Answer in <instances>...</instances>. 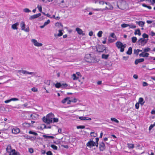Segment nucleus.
I'll return each mask as SVG.
<instances>
[{
	"label": "nucleus",
	"instance_id": "nucleus-1",
	"mask_svg": "<svg viewBox=\"0 0 155 155\" xmlns=\"http://www.w3.org/2000/svg\"><path fill=\"white\" fill-rule=\"evenodd\" d=\"M54 117L53 114L50 113L47 115L46 117H43V120L47 124L52 123L53 122L52 119Z\"/></svg>",
	"mask_w": 155,
	"mask_h": 155
},
{
	"label": "nucleus",
	"instance_id": "nucleus-2",
	"mask_svg": "<svg viewBox=\"0 0 155 155\" xmlns=\"http://www.w3.org/2000/svg\"><path fill=\"white\" fill-rule=\"evenodd\" d=\"M117 6L120 9L123 10L126 8L127 4L124 1H119L117 2Z\"/></svg>",
	"mask_w": 155,
	"mask_h": 155
},
{
	"label": "nucleus",
	"instance_id": "nucleus-3",
	"mask_svg": "<svg viewBox=\"0 0 155 155\" xmlns=\"http://www.w3.org/2000/svg\"><path fill=\"white\" fill-rule=\"evenodd\" d=\"M116 45L117 48L120 49L121 52H123L124 51V48L126 47V44H123L120 41H117L116 43Z\"/></svg>",
	"mask_w": 155,
	"mask_h": 155
},
{
	"label": "nucleus",
	"instance_id": "nucleus-4",
	"mask_svg": "<svg viewBox=\"0 0 155 155\" xmlns=\"http://www.w3.org/2000/svg\"><path fill=\"white\" fill-rule=\"evenodd\" d=\"M20 26L22 30L26 32H28L30 30L29 27H28L25 28V25L24 21H22L21 22Z\"/></svg>",
	"mask_w": 155,
	"mask_h": 155
},
{
	"label": "nucleus",
	"instance_id": "nucleus-5",
	"mask_svg": "<svg viewBox=\"0 0 155 155\" xmlns=\"http://www.w3.org/2000/svg\"><path fill=\"white\" fill-rule=\"evenodd\" d=\"M148 39L140 38L138 41V44L142 46H144L147 42Z\"/></svg>",
	"mask_w": 155,
	"mask_h": 155
},
{
	"label": "nucleus",
	"instance_id": "nucleus-6",
	"mask_svg": "<svg viewBox=\"0 0 155 155\" xmlns=\"http://www.w3.org/2000/svg\"><path fill=\"white\" fill-rule=\"evenodd\" d=\"M31 42L36 47H41L43 45L42 43L38 42L35 39H32L31 40Z\"/></svg>",
	"mask_w": 155,
	"mask_h": 155
},
{
	"label": "nucleus",
	"instance_id": "nucleus-7",
	"mask_svg": "<svg viewBox=\"0 0 155 155\" xmlns=\"http://www.w3.org/2000/svg\"><path fill=\"white\" fill-rule=\"evenodd\" d=\"M71 99L69 97H67L65 98L61 101L63 104L66 103L67 104H70L71 103Z\"/></svg>",
	"mask_w": 155,
	"mask_h": 155
},
{
	"label": "nucleus",
	"instance_id": "nucleus-8",
	"mask_svg": "<svg viewBox=\"0 0 155 155\" xmlns=\"http://www.w3.org/2000/svg\"><path fill=\"white\" fill-rule=\"evenodd\" d=\"M95 142H94L93 141L90 140L89 141L88 143H87L86 145L87 147H89L90 148H91L93 146H94L95 145Z\"/></svg>",
	"mask_w": 155,
	"mask_h": 155
},
{
	"label": "nucleus",
	"instance_id": "nucleus-9",
	"mask_svg": "<svg viewBox=\"0 0 155 155\" xmlns=\"http://www.w3.org/2000/svg\"><path fill=\"white\" fill-rule=\"evenodd\" d=\"M41 13H38V14H35L29 17V19L30 20H32L37 18L41 16Z\"/></svg>",
	"mask_w": 155,
	"mask_h": 155
},
{
	"label": "nucleus",
	"instance_id": "nucleus-10",
	"mask_svg": "<svg viewBox=\"0 0 155 155\" xmlns=\"http://www.w3.org/2000/svg\"><path fill=\"white\" fill-rule=\"evenodd\" d=\"M99 146V148L100 151H103L105 149V145L103 142L101 143Z\"/></svg>",
	"mask_w": 155,
	"mask_h": 155
},
{
	"label": "nucleus",
	"instance_id": "nucleus-11",
	"mask_svg": "<svg viewBox=\"0 0 155 155\" xmlns=\"http://www.w3.org/2000/svg\"><path fill=\"white\" fill-rule=\"evenodd\" d=\"M22 74H31V75H35V73L34 72H29L28 71H27L25 70H22Z\"/></svg>",
	"mask_w": 155,
	"mask_h": 155
},
{
	"label": "nucleus",
	"instance_id": "nucleus-12",
	"mask_svg": "<svg viewBox=\"0 0 155 155\" xmlns=\"http://www.w3.org/2000/svg\"><path fill=\"white\" fill-rule=\"evenodd\" d=\"M76 31H77L79 35H84L85 34L84 33L83 31L80 28H77L76 29Z\"/></svg>",
	"mask_w": 155,
	"mask_h": 155
},
{
	"label": "nucleus",
	"instance_id": "nucleus-13",
	"mask_svg": "<svg viewBox=\"0 0 155 155\" xmlns=\"http://www.w3.org/2000/svg\"><path fill=\"white\" fill-rule=\"evenodd\" d=\"M149 55V53H147L145 52L144 51L142 52V53H141V54H139V56L140 57H148V56Z\"/></svg>",
	"mask_w": 155,
	"mask_h": 155
},
{
	"label": "nucleus",
	"instance_id": "nucleus-14",
	"mask_svg": "<svg viewBox=\"0 0 155 155\" xmlns=\"http://www.w3.org/2000/svg\"><path fill=\"white\" fill-rule=\"evenodd\" d=\"M0 110L2 112L8 111V107H0Z\"/></svg>",
	"mask_w": 155,
	"mask_h": 155
},
{
	"label": "nucleus",
	"instance_id": "nucleus-15",
	"mask_svg": "<svg viewBox=\"0 0 155 155\" xmlns=\"http://www.w3.org/2000/svg\"><path fill=\"white\" fill-rule=\"evenodd\" d=\"M79 118L81 120H91V118L85 117H79Z\"/></svg>",
	"mask_w": 155,
	"mask_h": 155
},
{
	"label": "nucleus",
	"instance_id": "nucleus-16",
	"mask_svg": "<svg viewBox=\"0 0 155 155\" xmlns=\"http://www.w3.org/2000/svg\"><path fill=\"white\" fill-rule=\"evenodd\" d=\"M136 23L138 24L140 26L143 27L144 26L145 24V22L142 21H136Z\"/></svg>",
	"mask_w": 155,
	"mask_h": 155
},
{
	"label": "nucleus",
	"instance_id": "nucleus-17",
	"mask_svg": "<svg viewBox=\"0 0 155 155\" xmlns=\"http://www.w3.org/2000/svg\"><path fill=\"white\" fill-rule=\"evenodd\" d=\"M138 103L141 105V106H142L143 105L144 103L143 99L142 97H140L138 100Z\"/></svg>",
	"mask_w": 155,
	"mask_h": 155
},
{
	"label": "nucleus",
	"instance_id": "nucleus-18",
	"mask_svg": "<svg viewBox=\"0 0 155 155\" xmlns=\"http://www.w3.org/2000/svg\"><path fill=\"white\" fill-rule=\"evenodd\" d=\"M12 132L13 134H17L19 133L20 130L18 128H15L12 130Z\"/></svg>",
	"mask_w": 155,
	"mask_h": 155
},
{
	"label": "nucleus",
	"instance_id": "nucleus-19",
	"mask_svg": "<svg viewBox=\"0 0 155 155\" xmlns=\"http://www.w3.org/2000/svg\"><path fill=\"white\" fill-rule=\"evenodd\" d=\"M19 25V23L18 22H16L15 23L13 24L12 26V28L14 30L17 29V26Z\"/></svg>",
	"mask_w": 155,
	"mask_h": 155
},
{
	"label": "nucleus",
	"instance_id": "nucleus-20",
	"mask_svg": "<svg viewBox=\"0 0 155 155\" xmlns=\"http://www.w3.org/2000/svg\"><path fill=\"white\" fill-rule=\"evenodd\" d=\"M6 149L8 152L9 153H11L12 150H11V145H8Z\"/></svg>",
	"mask_w": 155,
	"mask_h": 155
},
{
	"label": "nucleus",
	"instance_id": "nucleus-21",
	"mask_svg": "<svg viewBox=\"0 0 155 155\" xmlns=\"http://www.w3.org/2000/svg\"><path fill=\"white\" fill-rule=\"evenodd\" d=\"M105 3L108 6L109 10H112L113 9V6L109 3L105 2Z\"/></svg>",
	"mask_w": 155,
	"mask_h": 155
},
{
	"label": "nucleus",
	"instance_id": "nucleus-22",
	"mask_svg": "<svg viewBox=\"0 0 155 155\" xmlns=\"http://www.w3.org/2000/svg\"><path fill=\"white\" fill-rule=\"evenodd\" d=\"M135 35H138L139 36L141 35L140 30L139 29H137L135 30L134 32Z\"/></svg>",
	"mask_w": 155,
	"mask_h": 155
},
{
	"label": "nucleus",
	"instance_id": "nucleus-23",
	"mask_svg": "<svg viewBox=\"0 0 155 155\" xmlns=\"http://www.w3.org/2000/svg\"><path fill=\"white\" fill-rule=\"evenodd\" d=\"M63 31V30H59L58 31V33L57 35V36L58 37H60L63 35V33L62 31Z\"/></svg>",
	"mask_w": 155,
	"mask_h": 155
},
{
	"label": "nucleus",
	"instance_id": "nucleus-24",
	"mask_svg": "<svg viewBox=\"0 0 155 155\" xmlns=\"http://www.w3.org/2000/svg\"><path fill=\"white\" fill-rule=\"evenodd\" d=\"M132 52V48L130 47L129 48L127 52V54L129 55H130Z\"/></svg>",
	"mask_w": 155,
	"mask_h": 155
},
{
	"label": "nucleus",
	"instance_id": "nucleus-25",
	"mask_svg": "<svg viewBox=\"0 0 155 155\" xmlns=\"http://www.w3.org/2000/svg\"><path fill=\"white\" fill-rule=\"evenodd\" d=\"M55 25L56 26L58 27L61 28H62L63 27V25L62 24L58 22L56 23L55 24Z\"/></svg>",
	"mask_w": 155,
	"mask_h": 155
},
{
	"label": "nucleus",
	"instance_id": "nucleus-26",
	"mask_svg": "<svg viewBox=\"0 0 155 155\" xmlns=\"http://www.w3.org/2000/svg\"><path fill=\"white\" fill-rule=\"evenodd\" d=\"M72 78L74 80H77L79 78L75 74H73L72 75Z\"/></svg>",
	"mask_w": 155,
	"mask_h": 155
},
{
	"label": "nucleus",
	"instance_id": "nucleus-27",
	"mask_svg": "<svg viewBox=\"0 0 155 155\" xmlns=\"http://www.w3.org/2000/svg\"><path fill=\"white\" fill-rule=\"evenodd\" d=\"M19 153L16 152L15 149L12 150L11 152V155H18Z\"/></svg>",
	"mask_w": 155,
	"mask_h": 155
},
{
	"label": "nucleus",
	"instance_id": "nucleus-28",
	"mask_svg": "<svg viewBox=\"0 0 155 155\" xmlns=\"http://www.w3.org/2000/svg\"><path fill=\"white\" fill-rule=\"evenodd\" d=\"M42 136L46 138H51V139H54V137L53 136H47L45 135H44Z\"/></svg>",
	"mask_w": 155,
	"mask_h": 155
},
{
	"label": "nucleus",
	"instance_id": "nucleus-29",
	"mask_svg": "<svg viewBox=\"0 0 155 155\" xmlns=\"http://www.w3.org/2000/svg\"><path fill=\"white\" fill-rule=\"evenodd\" d=\"M128 26L130 28L132 29L135 28L136 27V26L135 25L133 24H128Z\"/></svg>",
	"mask_w": 155,
	"mask_h": 155
},
{
	"label": "nucleus",
	"instance_id": "nucleus-30",
	"mask_svg": "<svg viewBox=\"0 0 155 155\" xmlns=\"http://www.w3.org/2000/svg\"><path fill=\"white\" fill-rule=\"evenodd\" d=\"M23 125L24 127H28L30 126V124L27 123H25L23 124Z\"/></svg>",
	"mask_w": 155,
	"mask_h": 155
},
{
	"label": "nucleus",
	"instance_id": "nucleus-31",
	"mask_svg": "<svg viewBox=\"0 0 155 155\" xmlns=\"http://www.w3.org/2000/svg\"><path fill=\"white\" fill-rule=\"evenodd\" d=\"M109 56V54H103L102 56V58L105 59H107Z\"/></svg>",
	"mask_w": 155,
	"mask_h": 155
},
{
	"label": "nucleus",
	"instance_id": "nucleus-32",
	"mask_svg": "<svg viewBox=\"0 0 155 155\" xmlns=\"http://www.w3.org/2000/svg\"><path fill=\"white\" fill-rule=\"evenodd\" d=\"M55 87L57 88H59L60 87H61V85L60 83H57L55 84Z\"/></svg>",
	"mask_w": 155,
	"mask_h": 155
},
{
	"label": "nucleus",
	"instance_id": "nucleus-33",
	"mask_svg": "<svg viewBox=\"0 0 155 155\" xmlns=\"http://www.w3.org/2000/svg\"><path fill=\"white\" fill-rule=\"evenodd\" d=\"M127 146L129 149H133L134 147V145L132 144L128 143Z\"/></svg>",
	"mask_w": 155,
	"mask_h": 155
},
{
	"label": "nucleus",
	"instance_id": "nucleus-34",
	"mask_svg": "<svg viewBox=\"0 0 155 155\" xmlns=\"http://www.w3.org/2000/svg\"><path fill=\"white\" fill-rule=\"evenodd\" d=\"M110 119L111 121H114L116 123H118L119 122V121L115 118L112 117Z\"/></svg>",
	"mask_w": 155,
	"mask_h": 155
},
{
	"label": "nucleus",
	"instance_id": "nucleus-35",
	"mask_svg": "<svg viewBox=\"0 0 155 155\" xmlns=\"http://www.w3.org/2000/svg\"><path fill=\"white\" fill-rule=\"evenodd\" d=\"M103 34V32L101 31H99L97 34V35L98 37L100 38L102 36Z\"/></svg>",
	"mask_w": 155,
	"mask_h": 155
},
{
	"label": "nucleus",
	"instance_id": "nucleus-36",
	"mask_svg": "<svg viewBox=\"0 0 155 155\" xmlns=\"http://www.w3.org/2000/svg\"><path fill=\"white\" fill-rule=\"evenodd\" d=\"M142 50H140L139 49H137V50H134V53L135 54H136L137 55L138 54V53L140 52H141Z\"/></svg>",
	"mask_w": 155,
	"mask_h": 155
},
{
	"label": "nucleus",
	"instance_id": "nucleus-37",
	"mask_svg": "<svg viewBox=\"0 0 155 155\" xmlns=\"http://www.w3.org/2000/svg\"><path fill=\"white\" fill-rule=\"evenodd\" d=\"M143 38H142L148 39V35L146 33H144L142 35Z\"/></svg>",
	"mask_w": 155,
	"mask_h": 155
},
{
	"label": "nucleus",
	"instance_id": "nucleus-38",
	"mask_svg": "<svg viewBox=\"0 0 155 155\" xmlns=\"http://www.w3.org/2000/svg\"><path fill=\"white\" fill-rule=\"evenodd\" d=\"M137 38L136 37H133L132 38V41L133 43H135L137 41Z\"/></svg>",
	"mask_w": 155,
	"mask_h": 155
},
{
	"label": "nucleus",
	"instance_id": "nucleus-39",
	"mask_svg": "<svg viewBox=\"0 0 155 155\" xmlns=\"http://www.w3.org/2000/svg\"><path fill=\"white\" fill-rule=\"evenodd\" d=\"M91 10H92L93 11H100L103 12V10H102V9H101V8L94 9V8H91Z\"/></svg>",
	"mask_w": 155,
	"mask_h": 155
},
{
	"label": "nucleus",
	"instance_id": "nucleus-40",
	"mask_svg": "<svg viewBox=\"0 0 155 155\" xmlns=\"http://www.w3.org/2000/svg\"><path fill=\"white\" fill-rule=\"evenodd\" d=\"M121 27L123 28H125L128 26V24H123L121 25Z\"/></svg>",
	"mask_w": 155,
	"mask_h": 155
},
{
	"label": "nucleus",
	"instance_id": "nucleus-41",
	"mask_svg": "<svg viewBox=\"0 0 155 155\" xmlns=\"http://www.w3.org/2000/svg\"><path fill=\"white\" fill-rule=\"evenodd\" d=\"M51 146L53 149L54 150H56L58 149L57 147L54 145H51Z\"/></svg>",
	"mask_w": 155,
	"mask_h": 155
},
{
	"label": "nucleus",
	"instance_id": "nucleus-42",
	"mask_svg": "<svg viewBox=\"0 0 155 155\" xmlns=\"http://www.w3.org/2000/svg\"><path fill=\"white\" fill-rule=\"evenodd\" d=\"M90 134L91 136H93L94 137H96L97 135V134L95 133L94 132H91Z\"/></svg>",
	"mask_w": 155,
	"mask_h": 155
},
{
	"label": "nucleus",
	"instance_id": "nucleus-43",
	"mask_svg": "<svg viewBox=\"0 0 155 155\" xmlns=\"http://www.w3.org/2000/svg\"><path fill=\"white\" fill-rule=\"evenodd\" d=\"M37 8L38 9V10H39V12H42V7L41 6L39 5H38L37 6Z\"/></svg>",
	"mask_w": 155,
	"mask_h": 155
},
{
	"label": "nucleus",
	"instance_id": "nucleus-44",
	"mask_svg": "<svg viewBox=\"0 0 155 155\" xmlns=\"http://www.w3.org/2000/svg\"><path fill=\"white\" fill-rule=\"evenodd\" d=\"M24 12L26 13H28L31 12V11L28 8H25L23 10Z\"/></svg>",
	"mask_w": 155,
	"mask_h": 155
},
{
	"label": "nucleus",
	"instance_id": "nucleus-45",
	"mask_svg": "<svg viewBox=\"0 0 155 155\" xmlns=\"http://www.w3.org/2000/svg\"><path fill=\"white\" fill-rule=\"evenodd\" d=\"M44 82L45 84H46L48 85H50V81L49 80H45L44 81Z\"/></svg>",
	"mask_w": 155,
	"mask_h": 155
},
{
	"label": "nucleus",
	"instance_id": "nucleus-46",
	"mask_svg": "<svg viewBox=\"0 0 155 155\" xmlns=\"http://www.w3.org/2000/svg\"><path fill=\"white\" fill-rule=\"evenodd\" d=\"M29 134H34V135H35V136H37V135H38V134H37V133H36V132H34L32 131H30L29 132Z\"/></svg>",
	"mask_w": 155,
	"mask_h": 155
},
{
	"label": "nucleus",
	"instance_id": "nucleus-47",
	"mask_svg": "<svg viewBox=\"0 0 155 155\" xmlns=\"http://www.w3.org/2000/svg\"><path fill=\"white\" fill-rule=\"evenodd\" d=\"M52 120H53V122H57L58 121V118H54V117Z\"/></svg>",
	"mask_w": 155,
	"mask_h": 155
},
{
	"label": "nucleus",
	"instance_id": "nucleus-48",
	"mask_svg": "<svg viewBox=\"0 0 155 155\" xmlns=\"http://www.w3.org/2000/svg\"><path fill=\"white\" fill-rule=\"evenodd\" d=\"M150 50V48L148 47H147L146 48H145L144 50H143V51H144L145 52H148Z\"/></svg>",
	"mask_w": 155,
	"mask_h": 155
},
{
	"label": "nucleus",
	"instance_id": "nucleus-49",
	"mask_svg": "<svg viewBox=\"0 0 155 155\" xmlns=\"http://www.w3.org/2000/svg\"><path fill=\"white\" fill-rule=\"evenodd\" d=\"M85 127L84 126H79L77 127V128L78 129H84Z\"/></svg>",
	"mask_w": 155,
	"mask_h": 155
},
{
	"label": "nucleus",
	"instance_id": "nucleus-50",
	"mask_svg": "<svg viewBox=\"0 0 155 155\" xmlns=\"http://www.w3.org/2000/svg\"><path fill=\"white\" fill-rule=\"evenodd\" d=\"M115 41L114 39H111L110 38V37H109L108 41L110 43H112L114 42Z\"/></svg>",
	"mask_w": 155,
	"mask_h": 155
},
{
	"label": "nucleus",
	"instance_id": "nucleus-51",
	"mask_svg": "<svg viewBox=\"0 0 155 155\" xmlns=\"http://www.w3.org/2000/svg\"><path fill=\"white\" fill-rule=\"evenodd\" d=\"M11 101H16L19 100V99L16 98H13L11 99Z\"/></svg>",
	"mask_w": 155,
	"mask_h": 155
},
{
	"label": "nucleus",
	"instance_id": "nucleus-52",
	"mask_svg": "<svg viewBox=\"0 0 155 155\" xmlns=\"http://www.w3.org/2000/svg\"><path fill=\"white\" fill-rule=\"evenodd\" d=\"M31 91L34 92H36L38 91V89L35 87H33L31 89Z\"/></svg>",
	"mask_w": 155,
	"mask_h": 155
},
{
	"label": "nucleus",
	"instance_id": "nucleus-53",
	"mask_svg": "<svg viewBox=\"0 0 155 155\" xmlns=\"http://www.w3.org/2000/svg\"><path fill=\"white\" fill-rule=\"evenodd\" d=\"M50 22V20H48L46 21L44 23V24L46 26L49 24Z\"/></svg>",
	"mask_w": 155,
	"mask_h": 155
},
{
	"label": "nucleus",
	"instance_id": "nucleus-54",
	"mask_svg": "<svg viewBox=\"0 0 155 155\" xmlns=\"http://www.w3.org/2000/svg\"><path fill=\"white\" fill-rule=\"evenodd\" d=\"M142 85L143 87H145L147 86L148 84L147 83H146L145 82H143Z\"/></svg>",
	"mask_w": 155,
	"mask_h": 155
},
{
	"label": "nucleus",
	"instance_id": "nucleus-55",
	"mask_svg": "<svg viewBox=\"0 0 155 155\" xmlns=\"http://www.w3.org/2000/svg\"><path fill=\"white\" fill-rule=\"evenodd\" d=\"M77 101V99L76 98H74L73 99H71V103L73 102L74 103H76Z\"/></svg>",
	"mask_w": 155,
	"mask_h": 155
},
{
	"label": "nucleus",
	"instance_id": "nucleus-56",
	"mask_svg": "<svg viewBox=\"0 0 155 155\" xmlns=\"http://www.w3.org/2000/svg\"><path fill=\"white\" fill-rule=\"evenodd\" d=\"M98 2L100 4L103 5L104 3H105V2H104L103 1H99Z\"/></svg>",
	"mask_w": 155,
	"mask_h": 155
},
{
	"label": "nucleus",
	"instance_id": "nucleus-57",
	"mask_svg": "<svg viewBox=\"0 0 155 155\" xmlns=\"http://www.w3.org/2000/svg\"><path fill=\"white\" fill-rule=\"evenodd\" d=\"M154 126V124L151 125L149 127V130H150Z\"/></svg>",
	"mask_w": 155,
	"mask_h": 155
},
{
	"label": "nucleus",
	"instance_id": "nucleus-58",
	"mask_svg": "<svg viewBox=\"0 0 155 155\" xmlns=\"http://www.w3.org/2000/svg\"><path fill=\"white\" fill-rule=\"evenodd\" d=\"M61 87H66L68 86V85L66 84H61Z\"/></svg>",
	"mask_w": 155,
	"mask_h": 155
},
{
	"label": "nucleus",
	"instance_id": "nucleus-59",
	"mask_svg": "<svg viewBox=\"0 0 155 155\" xmlns=\"http://www.w3.org/2000/svg\"><path fill=\"white\" fill-rule=\"evenodd\" d=\"M110 36L113 38H114L115 37V35L114 33H112L110 34Z\"/></svg>",
	"mask_w": 155,
	"mask_h": 155
},
{
	"label": "nucleus",
	"instance_id": "nucleus-60",
	"mask_svg": "<svg viewBox=\"0 0 155 155\" xmlns=\"http://www.w3.org/2000/svg\"><path fill=\"white\" fill-rule=\"evenodd\" d=\"M28 151H29V152L30 153H33V152H34L33 149L32 148H31L29 149Z\"/></svg>",
	"mask_w": 155,
	"mask_h": 155
},
{
	"label": "nucleus",
	"instance_id": "nucleus-61",
	"mask_svg": "<svg viewBox=\"0 0 155 155\" xmlns=\"http://www.w3.org/2000/svg\"><path fill=\"white\" fill-rule=\"evenodd\" d=\"M46 154H47V155H52V152L51 151H48L46 153Z\"/></svg>",
	"mask_w": 155,
	"mask_h": 155
},
{
	"label": "nucleus",
	"instance_id": "nucleus-62",
	"mask_svg": "<svg viewBox=\"0 0 155 155\" xmlns=\"http://www.w3.org/2000/svg\"><path fill=\"white\" fill-rule=\"evenodd\" d=\"M138 59L139 62H142L144 61V59L143 58H140Z\"/></svg>",
	"mask_w": 155,
	"mask_h": 155
},
{
	"label": "nucleus",
	"instance_id": "nucleus-63",
	"mask_svg": "<svg viewBox=\"0 0 155 155\" xmlns=\"http://www.w3.org/2000/svg\"><path fill=\"white\" fill-rule=\"evenodd\" d=\"M75 74L76 75H77L78 76H80V77H81V74L79 72H76Z\"/></svg>",
	"mask_w": 155,
	"mask_h": 155
},
{
	"label": "nucleus",
	"instance_id": "nucleus-64",
	"mask_svg": "<svg viewBox=\"0 0 155 155\" xmlns=\"http://www.w3.org/2000/svg\"><path fill=\"white\" fill-rule=\"evenodd\" d=\"M150 35L152 36H153L155 35V33L153 31H151L150 32Z\"/></svg>",
	"mask_w": 155,
	"mask_h": 155
}]
</instances>
